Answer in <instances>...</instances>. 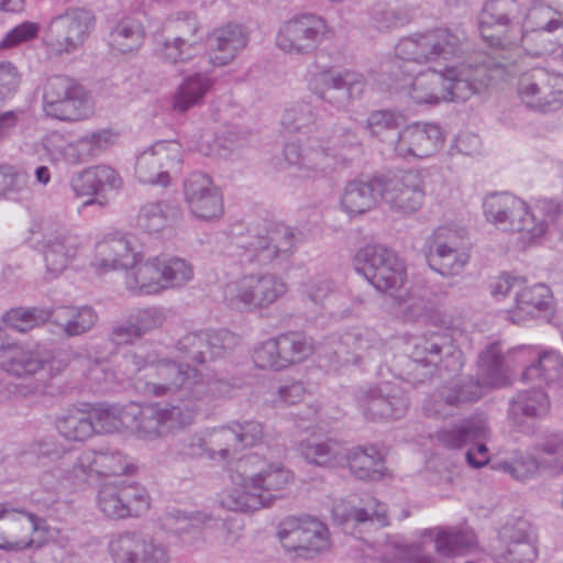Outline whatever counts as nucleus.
<instances>
[{
	"label": "nucleus",
	"instance_id": "3c124183",
	"mask_svg": "<svg viewBox=\"0 0 563 563\" xmlns=\"http://www.w3.org/2000/svg\"><path fill=\"white\" fill-rule=\"evenodd\" d=\"M58 433L68 441L81 442L95 434L89 411L71 408L56 417Z\"/></svg>",
	"mask_w": 563,
	"mask_h": 563
},
{
	"label": "nucleus",
	"instance_id": "393cba45",
	"mask_svg": "<svg viewBox=\"0 0 563 563\" xmlns=\"http://www.w3.org/2000/svg\"><path fill=\"white\" fill-rule=\"evenodd\" d=\"M184 198L190 213L199 220L214 221L224 212L223 196L205 173H191L184 181Z\"/></svg>",
	"mask_w": 563,
	"mask_h": 563
},
{
	"label": "nucleus",
	"instance_id": "c03bdc74",
	"mask_svg": "<svg viewBox=\"0 0 563 563\" xmlns=\"http://www.w3.org/2000/svg\"><path fill=\"white\" fill-rule=\"evenodd\" d=\"M345 464L349 465L351 473L362 481H379L386 472L384 456L374 446L345 448Z\"/></svg>",
	"mask_w": 563,
	"mask_h": 563
},
{
	"label": "nucleus",
	"instance_id": "412c9836",
	"mask_svg": "<svg viewBox=\"0 0 563 563\" xmlns=\"http://www.w3.org/2000/svg\"><path fill=\"white\" fill-rule=\"evenodd\" d=\"M318 349H331L339 352L341 349L364 350V340L358 331H349L344 334H332L324 342L317 343L305 332H287L261 342L255 352H313Z\"/></svg>",
	"mask_w": 563,
	"mask_h": 563
},
{
	"label": "nucleus",
	"instance_id": "ddd939ff",
	"mask_svg": "<svg viewBox=\"0 0 563 563\" xmlns=\"http://www.w3.org/2000/svg\"><path fill=\"white\" fill-rule=\"evenodd\" d=\"M517 95L534 112L558 111L563 106V74L545 67L528 69L518 78Z\"/></svg>",
	"mask_w": 563,
	"mask_h": 563
},
{
	"label": "nucleus",
	"instance_id": "20e7f679",
	"mask_svg": "<svg viewBox=\"0 0 563 563\" xmlns=\"http://www.w3.org/2000/svg\"><path fill=\"white\" fill-rule=\"evenodd\" d=\"M294 479V473L282 463L264 462L257 454H247L231 468V485L221 494L220 504L231 511L267 508Z\"/></svg>",
	"mask_w": 563,
	"mask_h": 563
},
{
	"label": "nucleus",
	"instance_id": "5fc2aeb1",
	"mask_svg": "<svg viewBox=\"0 0 563 563\" xmlns=\"http://www.w3.org/2000/svg\"><path fill=\"white\" fill-rule=\"evenodd\" d=\"M545 462L532 451H516L509 461H500L497 468L509 474L514 479L526 482L536 478L544 468Z\"/></svg>",
	"mask_w": 563,
	"mask_h": 563
},
{
	"label": "nucleus",
	"instance_id": "58836bf2",
	"mask_svg": "<svg viewBox=\"0 0 563 563\" xmlns=\"http://www.w3.org/2000/svg\"><path fill=\"white\" fill-rule=\"evenodd\" d=\"M241 339L227 329L202 330L184 335L177 352L230 351L240 346Z\"/></svg>",
	"mask_w": 563,
	"mask_h": 563
},
{
	"label": "nucleus",
	"instance_id": "7ed1b4c3",
	"mask_svg": "<svg viewBox=\"0 0 563 563\" xmlns=\"http://www.w3.org/2000/svg\"><path fill=\"white\" fill-rule=\"evenodd\" d=\"M195 411L191 405L174 407L163 402H130L124 406L101 405L92 408L89 413L95 434L125 429L139 439L152 441L194 423Z\"/></svg>",
	"mask_w": 563,
	"mask_h": 563
},
{
	"label": "nucleus",
	"instance_id": "8fccbe9b",
	"mask_svg": "<svg viewBox=\"0 0 563 563\" xmlns=\"http://www.w3.org/2000/svg\"><path fill=\"white\" fill-rule=\"evenodd\" d=\"M53 316L66 336L81 335L91 330L98 321V314L90 306L63 307Z\"/></svg>",
	"mask_w": 563,
	"mask_h": 563
},
{
	"label": "nucleus",
	"instance_id": "c756f323",
	"mask_svg": "<svg viewBox=\"0 0 563 563\" xmlns=\"http://www.w3.org/2000/svg\"><path fill=\"white\" fill-rule=\"evenodd\" d=\"M500 547L496 556L506 563H531L537 558L536 538L526 519L505 525L498 534Z\"/></svg>",
	"mask_w": 563,
	"mask_h": 563
},
{
	"label": "nucleus",
	"instance_id": "9b49d317",
	"mask_svg": "<svg viewBox=\"0 0 563 563\" xmlns=\"http://www.w3.org/2000/svg\"><path fill=\"white\" fill-rule=\"evenodd\" d=\"M355 272L366 278L377 290L399 292L406 282V267L397 254L382 244H368L354 257Z\"/></svg>",
	"mask_w": 563,
	"mask_h": 563
},
{
	"label": "nucleus",
	"instance_id": "4d7b16f0",
	"mask_svg": "<svg viewBox=\"0 0 563 563\" xmlns=\"http://www.w3.org/2000/svg\"><path fill=\"white\" fill-rule=\"evenodd\" d=\"M477 378L483 387H504L510 383L503 354H478Z\"/></svg>",
	"mask_w": 563,
	"mask_h": 563
},
{
	"label": "nucleus",
	"instance_id": "c9c22d12",
	"mask_svg": "<svg viewBox=\"0 0 563 563\" xmlns=\"http://www.w3.org/2000/svg\"><path fill=\"white\" fill-rule=\"evenodd\" d=\"M214 82V78L203 71H195L184 76L172 96L173 110L185 113L191 108L202 104Z\"/></svg>",
	"mask_w": 563,
	"mask_h": 563
},
{
	"label": "nucleus",
	"instance_id": "2eb2a0df",
	"mask_svg": "<svg viewBox=\"0 0 563 563\" xmlns=\"http://www.w3.org/2000/svg\"><path fill=\"white\" fill-rule=\"evenodd\" d=\"M278 538L286 551L303 559H313L332 547L329 528L312 516L285 519L279 527Z\"/></svg>",
	"mask_w": 563,
	"mask_h": 563
},
{
	"label": "nucleus",
	"instance_id": "f257e3e1",
	"mask_svg": "<svg viewBox=\"0 0 563 563\" xmlns=\"http://www.w3.org/2000/svg\"><path fill=\"white\" fill-rule=\"evenodd\" d=\"M471 44L461 30L438 27L401 38L398 58L433 67L416 74L401 69L400 90L416 104L466 101L497 79L514 75L510 56L468 55Z\"/></svg>",
	"mask_w": 563,
	"mask_h": 563
},
{
	"label": "nucleus",
	"instance_id": "0e129e2a",
	"mask_svg": "<svg viewBox=\"0 0 563 563\" xmlns=\"http://www.w3.org/2000/svg\"><path fill=\"white\" fill-rule=\"evenodd\" d=\"M562 373L563 357L561 354H538L537 361L526 367L522 379L549 384L560 379Z\"/></svg>",
	"mask_w": 563,
	"mask_h": 563
},
{
	"label": "nucleus",
	"instance_id": "7c9ffc66",
	"mask_svg": "<svg viewBox=\"0 0 563 563\" xmlns=\"http://www.w3.org/2000/svg\"><path fill=\"white\" fill-rule=\"evenodd\" d=\"M250 33L241 23L229 22L214 27L208 34L210 62L213 66H227L246 47Z\"/></svg>",
	"mask_w": 563,
	"mask_h": 563
},
{
	"label": "nucleus",
	"instance_id": "a19ab883",
	"mask_svg": "<svg viewBox=\"0 0 563 563\" xmlns=\"http://www.w3.org/2000/svg\"><path fill=\"white\" fill-rule=\"evenodd\" d=\"M125 269L124 286L125 289L137 296H151L162 292L157 263L155 256L148 257L145 262L140 261Z\"/></svg>",
	"mask_w": 563,
	"mask_h": 563
},
{
	"label": "nucleus",
	"instance_id": "a211bd4d",
	"mask_svg": "<svg viewBox=\"0 0 563 563\" xmlns=\"http://www.w3.org/2000/svg\"><path fill=\"white\" fill-rule=\"evenodd\" d=\"M95 24L91 11L80 8L67 10L53 18L47 26L45 44L58 55L79 49Z\"/></svg>",
	"mask_w": 563,
	"mask_h": 563
},
{
	"label": "nucleus",
	"instance_id": "f8f14e48",
	"mask_svg": "<svg viewBox=\"0 0 563 563\" xmlns=\"http://www.w3.org/2000/svg\"><path fill=\"white\" fill-rule=\"evenodd\" d=\"M307 85L318 99L336 110L347 109L351 103L362 99L368 89L366 76L353 69L324 68L311 73Z\"/></svg>",
	"mask_w": 563,
	"mask_h": 563
},
{
	"label": "nucleus",
	"instance_id": "774afa93",
	"mask_svg": "<svg viewBox=\"0 0 563 563\" xmlns=\"http://www.w3.org/2000/svg\"><path fill=\"white\" fill-rule=\"evenodd\" d=\"M66 455V450L53 437L43 438L34 441L29 451L20 455L21 463H27L32 459L41 461L42 459H49L51 461L60 462Z\"/></svg>",
	"mask_w": 563,
	"mask_h": 563
},
{
	"label": "nucleus",
	"instance_id": "680f3d73",
	"mask_svg": "<svg viewBox=\"0 0 563 563\" xmlns=\"http://www.w3.org/2000/svg\"><path fill=\"white\" fill-rule=\"evenodd\" d=\"M206 441L203 430L183 434L168 445L167 454L173 461H187L203 455L208 456Z\"/></svg>",
	"mask_w": 563,
	"mask_h": 563
},
{
	"label": "nucleus",
	"instance_id": "6ab92c4d",
	"mask_svg": "<svg viewBox=\"0 0 563 563\" xmlns=\"http://www.w3.org/2000/svg\"><path fill=\"white\" fill-rule=\"evenodd\" d=\"M98 510L107 518L120 520L139 517L150 508L147 490L137 484L115 482L102 485L96 498Z\"/></svg>",
	"mask_w": 563,
	"mask_h": 563
},
{
	"label": "nucleus",
	"instance_id": "13d9d810",
	"mask_svg": "<svg viewBox=\"0 0 563 563\" xmlns=\"http://www.w3.org/2000/svg\"><path fill=\"white\" fill-rule=\"evenodd\" d=\"M207 439L208 457L210 460H225L232 452H238L236 433L232 422L225 426L203 429Z\"/></svg>",
	"mask_w": 563,
	"mask_h": 563
},
{
	"label": "nucleus",
	"instance_id": "6e6d98bb",
	"mask_svg": "<svg viewBox=\"0 0 563 563\" xmlns=\"http://www.w3.org/2000/svg\"><path fill=\"white\" fill-rule=\"evenodd\" d=\"M64 478L68 486L78 487L87 484L92 478H98L95 466V450H85L77 456H66L63 459Z\"/></svg>",
	"mask_w": 563,
	"mask_h": 563
},
{
	"label": "nucleus",
	"instance_id": "f03ea898",
	"mask_svg": "<svg viewBox=\"0 0 563 563\" xmlns=\"http://www.w3.org/2000/svg\"><path fill=\"white\" fill-rule=\"evenodd\" d=\"M282 125L291 133L307 135L303 144L289 142L284 147V158L302 179L327 176L340 159V151L358 144L356 134L349 128L330 129L319 117L317 108L308 101L295 102L283 112Z\"/></svg>",
	"mask_w": 563,
	"mask_h": 563
},
{
	"label": "nucleus",
	"instance_id": "864d4df0",
	"mask_svg": "<svg viewBox=\"0 0 563 563\" xmlns=\"http://www.w3.org/2000/svg\"><path fill=\"white\" fill-rule=\"evenodd\" d=\"M404 122L405 118L397 111L376 110L369 113L366 120V130L372 136L383 143H388L394 150V142Z\"/></svg>",
	"mask_w": 563,
	"mask_h": 563
},
{
	"label": "nucleus",
	"instance_id": "09e8293b",
	"mask_svg": "<svg viewBox=\"0 0 563 563\" xmlns=\"http://www.w3.org/2000/svg\"><path fill=\"white\" fill-rule=\"evenodd\" d=\"M520 27H522L523 42L530 33H553L563 29V9L537 3L527 11L523 19H520Z\"/></svg>",
	"mask_w": 563,
	"mask_h": 563
},
{
	"label": "nucleus",
	"instance_id": "2f4dec72",
	"mask_svg": "<svg viewBox=\"0 0 563 563\" xmlns=\"http://www.w3.org/2000/svg\"><path fill=\"white\" fill-rule=\"evenodd\" d=\"M361 406L368 419H399L407 411L408 399L399 387L384 383L369 389Z\"/></svg>",
	"mask_w": 563,
	"mask_h": 563
},
{
	"label": "nucleus",
	"instance_id": "de8ad7c7",
	"mask_svg": "<svg viewBox=\"0 0 563 563\" xmlns=\"http://www.w3.org/2000/svg\"><path fill=\"white\" fill-rule=\"evenodd\" d=\"M42 147L52 163H64L66 165H80L85 163V150L80 139L69 141L59 132H51L42 140Z\"/></svg>",
	"mask_w": 563,
	"mask_h": 563
},
{
	"label": "nucleus",
	"instance_id": "f3484780",
	"mask_svg": "<svg viewBox=\"0 0 563 563\" xmlns=\"http://www.w3.org/2000/svg\"><path fill=\"white\" fill-rule=\"evenodd\" d=\"M181 164V145L174 140H159L136 155L134 176L141 184L166 188L172 183V174L178 173Z\"/></svg>",
	"mask_w": 563,
	"mask_h": 563
},
{
	"label": "nucleus",
	"instance_id": "37998d69",
	"mask_svg": "<svg viewBox=\"0 0 563 563\" xmlns=\"http://www.w3.org/2000/svg\"><path fill=\"white\" fill-rule=\"evenodd\" d=\"M422 538H430L434 542L438 554L444 558L462 554L475 545V534L470 529H457L453 527H437L426 529Z\"/></svg>",
	"mask_w": 563,
	"mask_h": 563
},
{
	"label": "nucleus",
	"instance_id": "ea45409f",
	"mask_svg": "<svg viewBox=\"0 0 563 563\" xmlns=\"http://www.w3.org/2000/svg\"><path fill=\"white\" fill-rule=\"evenodd\" d=\"M301 456L309 463L322 467H335L344 465L345 445L338 439L327 438L321 440L311 437L299 444Z\"/></svg>",
	"mask_w": 563,
	"mask_h": 563
},
{
	"label": "nucleus",
	"instance_id": "9d476101",
	"mask_svg": "<svg viewBox=\"0 0 563 563\" xmlns=\"http://www.w3.org/2000/svg\"><path fill=\"white\" fill-rule=\"evenodd\" d=\"M470 252L471 242L464 228L441 225L426 241L429 267L444 277L462 273L470 262Z\"/></svg>",
	"mask_w": 563,
	"mask_h": 563
},
{
	"label": "nucleus",
	"instance_id": "5701e85b",
	"mask_svg": "<svg viewBox=\"0 0 563 563\" xmlns=\"http://www.w3.org/2000/svg\"><path fill=\"white\" fill-rule=\"evenodd\" d=\"M108 550L114 563H168L170 560L165 544L140 532L114 534Z\"/></svg>",
	"mask_w": 563,
	"mask_h": 563
},
{
	"label": "nucleus",
	"instance_id": "1a4fd4ad",
	"mask_svg": "<svg viewBox=\"0 0 563 563\" xmlns=\"http://www.w3.org/2000/svg\"><path fill=\"white\" fill-rule=\"evenodd\" d=\"M297 235L292 228L279 224L264 230H249L236 242L242 263L267 265L287 261L295 252Z\"/></svg>",
	"mask_w": 563,
	"mask_h": 563
},
{
	"label": "nucleus",
	"instance_id": "39448f33",
	"mask_svg": "<svg viewBox=\"0 0 563 563\" xmlns=\"http://www.w3.org/2000/svg\"><path fill=\"white\" fill-rule=\"evenodd\" d=\"M128 362H132L135 372L145 369L153 372L157 380H150L145 384V391L156 397L172 393L177 394V402L172 406H188L196 408L195 416L199 411L198 402L209 397L229 396L231 387L222 379H206L200 372L189 363L177 358L176 361L163 360L157 363L140 366L141 354H125ZM196 417H194L195 419Z\"/></svg>",
	"mask_w": 563,
	"mask_h": 563
},
{
	"label": "nucleus",
	"instance_id": "4c0bfd02",
	"mask_svg": "<svg viewBox=\"0 0 563 563\" xmlns=\"http://www.w3.org/2000/svg\"><path fill=\"white\" fill-rule=\"evenodd\" d=\"M488 434L489 429L486 420L476 416L439 429L435 432V440L446 449L457 450L471 441L486 439Z\"/></svg>",
	"mask_w": 563,
	"mask_h": 563
},
{
	"label": "nucleus",
	"instance_id": "c85d7f7f",
	"mask_svg": "<svg viewBox=\"0 0 563 563\" xmlns=\"http://www.w3.org/2000/svg\"><path fill=\"white\" fill-rule=\"evenodd\" d=\"M181 218L183 211L177 202L166 199L148 201L140 207L135 227L154 239H169Z\"/></svg>",
	"mask_w": 563,
	"mask_h": 563
},
{
	"label": "nucleus",
	"instance_id": "473e14b6",
	"mask_svg": "<svg viewBox=\"0 0 563 563\" xmlns=\"http://www.w3.org/2000/svg\"><path fill=\"white\" fill-rule=\"evenodd\" d=\"M142 254L122 234H110L96 243L91 265L97 271L128 268L136 263Z\"/></svg>",
	"mask_w": 563,
	"mask_h": 563
},
{
	"label": "nucleus",
	"instance_id": "aec40b11",
	"mask_svg": "<svg viewBox=\"0 0 563 563\" xmlns=\"http://www.w3.org/2000/svg\"><path fill=\"white\" fill-rule=\"evenodd\" d=\"M380 198L391 209L412 213L423 203L424 181L420 172L409 169L379 176Z\"/></svg>",
	"mask_w": 563,
	"mask_h": 563
},
{
	"label": "nucleus",
	"instance_id": "72a5a7b5",
	"mask_svg": "<svg viewBox=\"0 0 563 563\" xmlns=\"http://www.w3.org/2000/svg\"><path fill=\"white\" fill-rule=\"evenodd\" d=\"M550 411L548 395L539 388L520 390L509 401L508 419L520 432L530 428L526 426L525 419H541Z\"/></svg>",
	"mask_w": 563,
	"mask_h": 563
},
{
	"label": "nucleus",
	"instance_id": "a878e982",
	"mask_svg": "<svg viewBox=\"0 0 563 563\" xmlns=\"http://www.w3.org/2000/svg\"><path fill=\"white\" fill-rule=\"evenodd\" d=\"M324 31L323 19L316 14H301L280 26L276 45L285 53L309 54L319 46Z\"/></svg>",
	"mask_w": 563,
	"mask_h": 563
},
{
	"label": "nucleus",
	"instance_id": "bf43d9fd",
	"mask_svg": "<svg viewBox=\"0 0 563 563\" xmlns=\"http://www.w3.org/2000/svg\"><path fill=\"white\" fill-rule=\"evenodd\" d=\"M532 450L542 462H545L544 468L547 471H563V433L544 432L532 446Z\"/></svg>",
	"mask_w": 563,
	"mask_h": 563
},
{
	"label": "nucleus",
	"instance_id": "dca6fc26",
	"mask_svg": "<svg viewBox=\"0 0 563 563\" xmlns=\"http://www.w3.org/2000/svg\"><path fill=\"white\" fill-rule=\"evenodd\" d=\"M46 115L60 121H78L92 113V106L82 86L66 76L47 79L43 93Z\"/></svg>",
	"mask_w": 563,
	"mask_h": 563
},
{
	"label": "nucleus",
	"instance_id": "b1692460",
	"mask_svg": "<svg viewBox=\"0 0 563 563\" xmlns=\"http://www.w3.org/2000/svg\"><path fill=\"white\" fill-rule=\"evenodd\" d=\"M47 531L46 520L33 512L0 504V549L22 551L33 545V534Z\"/></svg>",
	"mask_w": 563,
	"mask_h": 563
},
{
	"label": "nucleus",
	"instance_id": "a18cd8bd",
	"mask_svg": "<svg viewBox=\"0 0 563 563\" xmlns=\"http://www.w3.org/2000/svg\"><path fill=\"white\" fill-rule=\"evenodd\" d=\"M11 357L1 361V367L8 374L22 377L41 373L52 376L62 368V363L53 354H10Z\"/></svg>",
	"mask_w": 563,
	"mask_h": 563
},
{
	"label": "nucleus",
	"instance_id": "603ef678",
	"mask_svg": "<svg viewBox=\"0 0 563 563\" xmlns=\"http://www.w3.org/2000/svg\"><path fill=\"white\" fill-rule=\"evenodd\" d=\"M162 291L180 288L194 278V267L185 258L177 256H155Z\"/></svg>",
	"mask_w": 563,
	"mask_h": 563
},
{
	"label": "nucleus",
	"instance_id": "6e6552de",
	"mask_svg": "<svg viewBox=\"0 0 563 563\" xmlns=\"http://www.w3.org/2000/svg\"><path fill=\"white\" fill-rule=\"evenodd\" d=\"M521 7L517 0H488L478 16V31L490 47L511 51L523 42Z\"/></svg>",
	"mask_w": 563,
	"mask_h": 563
},
{
	"label": "nucleus",
	"instance_id": "e433bc0d",
	"mask_svg": "<svg viewBox=\"0 0 563 563\" xmlns=\"http://www.w3.org/2000/svg\"><path fill=\"white\" fill-rule=\"evenodd\" d=\"M122 179L110 166L98 165L85 169L70 181L71 190L78 197L100 196L108 190H117L121 187Z\"/></svg>",
	"mask_w": 563,
	"mask_h": 563
},
{
	"label": "nucleus",
	"instance_id": "79ce46f5",
	"mask_svg": "<svg viewBox=\"0 0 563 563\" xmlns=\"http://www.w3.org/2000/svg\"><path fill=\"white\" fill-rule=\"evenodd\" d=\"M379 176L368 181L354 179L345 186L341 206L349 214H361L371 210L380 198Z\"/></svg>",
	"mask_w": 563,
	"mask_h": 563
},
{
	"label": "nucleus",
	"instance_id": "338daca9",
	"mask_svg": "<svg viewBox=\"0 0 563 563\" xmlns=\"http://www.w3.org/2000/svg\"><path fill=\"white\" fill-rule=\"evenodd\" d=\"M212 520V517L206 512L186 514L180 510H173L165 518V527L181 536L189 533L191 530L200 529L201 526Z\"/></svg>",
	"mask_w": 563,
	"mask_h": 563
},
{
	"label": "nucleus",
	"instance_id": "052dcab7",
	"mask_svg": "<svg viewBox=\"0 0 563 563\" xmlns=\"http://www.w3.org/2000/svg\"><path fill=\"white\" fill-rule=\"evenodd\" d=\"M53 317V311L42 307H16L2 316L5 325L19 331L26 332L35 327L44 324Z\"/></svg>",
	"mask_w": 563,
	"mask_h": 563
},
{
	"label": "nucleus",
	"instance_id": "0eeeda50",
	"mask_svg": "<svg viewBox=\"0 0 563 563\" xmlns=\"http://www.w3.org/2000/svg\"><path fill=\"white\" fill-rule=\"evenodd\" d=\"M203 43L201 24L188 11L170 14L155 36V56L167 64H185L194 59Z\"/></svg>",
	"mask_w": 563,
	"mask_h": 563
},
{
	"label": "nucleus",
	"instance_id": "69168bd1",
	"mask_svg": "<svg viewBox=\"0 0 563 563\" xmlns=\"http://www.w3.org/2000/svg\"><path fill=\"white\" fill-rule=\"evenodd\" d=\"M97 476H121L130 472L132 464L128 456L117 449L95 450Z\"/></svg>",
	"mask_w": 563,
	"mask_h": 563
},
{
	"label": "nucleus",
	"instance_id": "cd10ccee",
	"mask_svg": "<svg viewBox=\"0 0 563 563\" xmlns=\"http://www.w3.org/2000/svg\"><path fill=\"white\" fill-rule=\"evenodd\" d=\"M444 135L435 123L416 122L397 134L394 154L404 159L427 158L434 155L443 145Z\"/></svg>",
	"mask_w": 563,
	"mask_h": 563
},
{
	"label": "nucleus",
	"instance_id": "e2e57ef3",
	"mask_svg": "<svg viewBox=\"0 0 563 563\" xmlns=\"http://www.w3.org/2000/svg\"><path fill=\"white\" fill-rule=\"evenodd\" d=\"M142 42L143 31L140 24L131 19L119 21L109 35L111 48L123 54L137 49Z\"/></svg>",
	"mask_w": 563,
	"mask_h": 563
},
{
	"label": "nucleus",
	"instance_id": "423d86ee",
	"mask_svg": "<svg viewBox=\"0 0 563 563\" xmlns=\"http://www.w3.org/2000/svg\"><path fill=\"white\" fill-rule=\"evenodd\" d=\"M486 219L504 231L519 232L527 242L545 234L550 223L563 220V206L552 199H542L530 208L528 203L509 192H494L483 202Z\"/></svg>",
	"mask_w": 563,
	"mask_h": 563
},
{
	"label": "nucleus",
	"instance_id": "4be33fe9",
	"mask_svg": "<svg viewBox=\"0 0 563 563\" xmlns=\"http://www.w3.org/2000/svg\"><path fill=\"white\" fill-rule=\"evenodd\" d=\"M484 394L485 388L478 378L455 377L445 382L426 399L423 411L428 417L445 418L452 413V408L476 402Z\"/></svg>",
	"mask_w": 563,
	"mask_h": 563
},
{
	"label": "nucleus",
	"instance_id": "f704fd0d",
	"mask_svg": "<svg viewBox=\"0 0 563 563\" xmlns=\"http://www.w3.org/2000/svg\"><path fill=\"white\" fill-rule=\"evenodd\" d=\"M80 247L78 235L67 231L46 235L43 241V253L47 273L56 277L65 271Z\"/></svg>",
	"mask_w": 563,
	"mask_h": 563
},
{
	"label": "nucleus",
	"instance_id": "4468645a",
	"mask_svg": "<svg viewBox=\"0 0 563 563\" xmlns=\"http://www.w3.org/2000/svg\"><path fill=\"white\" fill-rule=\"evenodd\" d=\"M286 291L287 285L275 274H247L228 283L223 297L234 309L251 310L272 305Z\"/></svg>",
	"mask_w": 563,
	"mask_h": 563
},
{
	"label": "nucleus",
	"instance_id": "bb28decb",
	"mask_svg": "<svg viewBox=\"0 0 563 563\" xmlns=\"http://www.w3.org/2000/svg\"><path fill=\"white\" fill-rule=\"evenodd\" d=\"M332 517L344 533L352 536L388 525L386 507L376 498H368L363 507H355L343 499L336 500L332 506Z\"/></svg>",
	"mask_w": 563,
	"mask_h": 563
},
{
	"label": "nucleus",
	"instance_id": "49530a36",
	"mask_svg": "<svg viewBox=\"0 0 563 563\" xmlns=\"http://www.w3.org/2000/svg\"><path fill=\"white\" fill-rule=\"evenodd\" d=\"M551 290L544 284H536L516 292V307L510 311V319L515 323L534 318L547 311L551 305Z\"/></svg>",
	"mask_w": 563,
	"mask_h": 563
}]
</instances>
